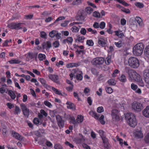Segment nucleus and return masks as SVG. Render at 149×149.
Listing matches in <instances>:
<instances>
[{
    "label": "nucleus",
    "mask_w": 149,
    "mask_h": 149,
    "mask_svg": "<svg viewBox=\"0 0 149 149\" xmlns=\"http://www.w3.org/2000/svg\"><path fill=\"white\" fill-rule=\"evenodd\" d=\"M125 119L129 125L132 127H134L137 125L135 115L132 113H127L125 115Z\"/></svg>",
    "instance_id": "obj_1"
},
{
    "label": "nucleus",
    "mask_w": 149,
    "mask_h": 149,
    "mask_svg": "<svg viewBox=\"0 0 149 149\" xmlns=\"http://www.w3.org/2000/svg\"><path fill=\"white\" fill-rule=\"evenodd\" d=\"M125 71L126 73L128 74V77L130 80H134L135 79L139 76V75L134 70L130 69V68L127 67L125 68Z\"/></svg>",
    "instance_id": "obj_2"
},
{
    "label": "nucleus",
    "mask_w": 149,
    "mask_h": 149,
    "mask_svg": "<svg viewBox=\"0 0 149 149\" xmlns=\"http://www.w3.org/2000/svg\"><path fill=\"white\" fill-rule=\"evenodd\" d=\"M144 45L141 43L137 44L133 49L134 54L137 56L141 55L143 52Z\"/></svg>",
    "instance_id": "obj_3"
},
{
    "label": "nucleus",
    "mask_w": 149,
    "mask_h": 149,
    "mask_svg": "<svg viewBox=\"0 0 149 149\" xmlns=\"http://www.w3.org/2000/svg\"><path fill=\"white\" fill-rule=\"evenodd\" d=\"M128 63L129 65L131 67L137 68L139 66V61L136 58L131 57L128 60Z\"/></svg>",
    "instance_id": "obj_4"
},
{
    "label": "nucleus",
    "mask_w": 149,
    "mask_h": 149,
    "mask_svg": "<svg viewBox=\"0 0 149 149\" xmlns=\"http://www.w3.org/2000/svg\"><path fill=\"white\" fill-rule=\"evenodd\" d=\"M143 108V105L139 102H134L132 104V109L135 111H140Z\"/></svg>",
    "instance_id": "obj_5"
},
{
    "label": "nucleus",
    "mask_w": 149,
    "mask_h": 149,
    "mask_svg": "<svg viewBox=\"0 0 149 149\" xmlns=\"http://www.w3.org/2000/svg\"><path fill=\"white\" fill-rule=\"evenodd\" d=\"M90 115L92 116L96 120H99L100 123L102 125H104L105 123V122L104 120V116L103 115H102L101 117L99 118V114H97L96 113L93 111H91L89 113Z\"/></svg>",
    "instance_id": "obj_6"
},
{
    "label": "nucleus",
    "mask_w": 149,
    "mask_h": 149,
    "mask_svg": "<svg viewBox=\"0 0 149 149\" xmlns=\"http://www.w3.org/2000/svg\"><path fill=\"white\" fill-rule=\"evenodd\" d=\"M104 61V59L103 57L96 58L93 59L91 63L93 65H102Z\"/></svg>",
    "instance_id": "obj_7"
},
{
    "label": "nucleus",
    "mask_w": 149,
    "mask_h": 149,
    "mask_svg": "<svg viewBox=\"0 0 149 149\" xmlns=\"http://www.w3.org/2000/svg\"><path fill=\"white\" fill-rule=\"evenodd\" d=\"M56 118L59 128L61 129L63 127L64 125V120H63L62 116L59 115H57L56 116Z\"/></svg>",
    "instance_id": "obj_8"
},
{
    "label": "nucleus",
    "mask_w": 149,
    "mask_h": 149,
    "mask_svg": "<svg viewBox=\"0 0 149 149\" xmlns=\"http://www.w3.org/2000/svg\"><path fill=\"white\" fill-rule=\"evenodd\" d=\"M119 111L116 109H113L111 111V116L113 119L117 121L120 120V118L119 115Z\"/></svg>",
    "instance_id": "obj_9"
},
{
    "label": "nucleus",
    "mask_w": 149,
    "mask_h": 149,
    "mask_svg": "<svg viewBox=\"0 0 149 149\" xmlns=\"http://www.w3.org/2000/svg\"><path fill=\"white\" fill-rule=\"evenodd\" d=\"M21 108L22 110L23 115L26 118H28L29 115L30 111L29 109L26 107V106L23 104L20 105Z\"/></svg>",
    "instance_id": "obj_10"
},
{
    "label": "nucleus",
    "mask_w": 149,
    "mask_h": 149,
    "mask_svg": "<svg viewBox=\"0 0 149 149\" xmlns=\"http://www.w3.org/2000/svg\"><path fill=\"white\" fill-rule=\"evenodd\" d=\"M48 77L50 79L55 83L58 84H60V82L58 81L59 77L58 75L50 74L49 75Z\"/></svg>",
    "instance_id": "obj_11"
},
{
    "label": "nucleus",
    "mask_w": 149,
    "mask_h": 149,
    "mask_svg": "<svg viewBox=\"0 0 149 149\" xmlns=\"http://www.w3.org/2000/svg\"><path fill=\"white\" fill-rule=\"evenodd\" d=\"M135 81L137 82V84L140 86L144 87L145 86V83L143 82L142 78L139 75V76L135 79Z\"/></svg>",
    "instance_id": "obj_12"
},
{
    "label": "nucleus",
    "mask_w": 149,
    "mask_h": 149,
    "mask_svg": "<svg viewBox=\"0 0 149 149\" xmlns=\"http://www.w3.org/2000/svg\"><path fill=\"white\" fill-rule=\"evenodd\" d=\"M37 56V53H32L29 52L28 53L26 59L28 60H29L33 58H36Z\"/></svg>",
    "instance_id": "obj_13"
},
{
    "label": "nucleus",
    "mask_w": 149,
    "mask_h": 149,
    "mask_svg": "<svg viewBox=\"0 0 149 149\" xmlns=\"http://www.w3.org/2000/svg\"><path fill=\"white\" fill-rule=\"evenodd\" d=\"M38 80L40 81L42 85L47 89H49L51 88V86L48 85L47 84L46 81L43 78H40Z\"/></svg>",
    "instance_id": "obj_14"
},
{
    "label": "nucleus",
    "mask_w": 149,
    "mask_h": 149,
    "mask_svg": "<svg viewBox=\"0 0 149 149\" xmlns=\"http://www.w3.org/2000/svg\"><path fill=\"white\" fill-rule=\"evenodd\" d=\"M143 115L145 117L149 118V106H148L142 111Z\"/></svg>",
    "instance_id": "obj_15"
},
{
    "label": "nucleus",
    "mask_w": 149,
    "mask_h": 149,
    "mask_svg": "<svg viewBox=\"0 0 149 149\" xmlns=\"http://www.w3.org/2000/svg\"><path fill=\"white\" fill-rule=\"evenodd\" d=\"M7 26L12 29H18L19 28V23H12L8 24Z\"/></svg>",
    "instance_id": "obj_16"
},
{
    "label": "nucleus",
    "mask_w": 149,
    "mask_h": 149,
    "mask_svg": "<svg viewBox=\"0 0 149 149\" xmlns=\"http://www.w3.org/2000/svg\"><path fill=\"white\" fill-rule=\"evenodd\" d=\"M86 17L85 13L84 12H81L77 15V20H84Z\"/></svg>",
    "instance_id": "obj_17"
},
{
    "label": "nucleus",
    "mask_w": 149,
    "mask_h": 149,
    "mask_svg": "<svg viewBox=\"0 0 149 149\" xmlns=\"http://www.w3.org/2000/svg\"><path fill=\"white\" fill-rule=\"evenodd\" d=\"M66 104L67 105V108L68 109H70L74 110L76 109L75 105L73 103L70 102L68 101L67 102Z\"/></svg>",
    "instance_id": "obj_18"
},
{
    "label": "nucleus",
    "mask_w": 149,
    "mask_h": 149,
    "mask_svg": "<svg viewBox=\"0 0 149 149\" xmlns=\"http://www.w3.org/2000/svg\"><path fill=\"white\" fill-rule=\"evenodd\" d=\"M135 135L136 137L138 139L142 138L143 137L142 131L141 130L139 131H136L135 132Z\"/></svg>",
    "instance_id": "obj_19"
},
{
    "label": "nucleus",
    "mask_w": 149,
    "mask_h": 149,
    "mask_svg": "<svg viewBox=\"0 0 149 149\" xmlns=\"http://www.w3.org/2000/svg\"><path fill=\"white\" fill-rule=\"evenodd\" d=\"M101 138L102 141L103 143L106 146V147L107 148L109 147V143L108 139L105 136L102 137Z\"/></svg>",
    "instance_id": "obj_20"
},
{
    "label": "nucleus",
    "mask_w": 149,
    "mask_h": 149,
    "mask_svg": "<svg viewBox=\"0 0 149 149\" xmlns=\"http://www.w3.org/2000/svg\"><path fill=\"white\" fill-rule=\"evenodd\" d=\"M82 72L79 71V73H77L76 75V78L77 80H81L83 78Z\"/></svg>",
    "instance_id": "obj_21"
},
{
    "label": "nucleus",
    "mask_w": 149,
    "mask_h": 149,
    "mask_svg": "<svg viewBox=\"0 0 149 149\" xmlns=\"http://www.w3.org/2000/svg\"><path fill=\"white\" fill-rule=\"evenodd\" d=\"M25 24L19 23V29H23L22 31L24 32H25L26 31L27 29L25 27Z\"/></svg>",
    "instance_id": "obj_22"
},
{
    "label": "nucleus",
    "mask_w": 149,
    "mask_h": 149,
    "mask_svg": "<svg viewBox=\"0 0 149 149\" xmlns=\"http://www.w3.org/2000/svg\"><path fill=\"white\" fill-rule=\"evenodd\" d=\"M83 118L84 117L82 115H78L76 119L77 124V123H80L82 122L83 120Z\"/></svg>",
    "instance_id": "obj_23"
},
{
    "label": "nucleus",
    "mask_w": 149,
    "mask_h": 149,
    "mask_svg": "<svg viewBox=\"0 0 149 149\" xmlns=\"http://www.w3.org/2000/svg\"><path fill=\"white\" fill-rule=\"evenodd\" d=\"M119 80L121 82H125L127 80L126 77L124 74H122L119 78Z\"/></svg>",
    "instance_id": "obj_24"
},
{
    "label": "nucleus",
    "mask_w": 149,
    "mask_h": 149,
    "mask_svg": "<svg viewBox=\"0 0 149 149\" xmlns=\"http://www.w3.org/2000/svg\"><path fill=\"white\" fill-rule=\"evenodd\" d=\"M68 119L71 120V122L74 125L77 124L76 121L75 120V118L73 117H71L70 115L68 116Z\"/></svg>",
    "instance_id": "obj_25"
},
{
    "label": "nucleus",
    "mask_w": 149,
    "mask_h": 149,
    "mask_svg": "<svg viewBox=\"0 0 149 149\" xmlns=\"http://www.w3.org/2000/svg\"><path fill=\"white\" fill-rule=\"evenodd\" d=\"M51 88H52V90L56 94L61 95H62L61 91H58L57 89L52 86Z\"/></svg>",
    "instance_id": "obj_26"
},
{
    "label": "nucleus",
    "mask_w": 149,
    "mask_h": 149,
    "mask_svg": "<svg viewBox=\"0 0 149 149\" xmlns=\"http://www.w3.org/2000/svg\"><path fill=\"white\" fill-rule=\"evenodd\" d=\"M144 140L146 143L149 144V132L145 136Z\"/></svg>",
    "instance_id": "obj_27"
},
{
    "label": "nucleus",
    "mask_w": 149,
    "mask_h": 149,
    "mask_svg": "<svg viewBox=\"0 0 149 149\" xmlns=\"http://www.w3.org/2000/svg\"><path fill=\"white\" fill-rule=\"evenodd\" d=\"M144 53L147 57H149V45L147 46L145 49Z\"/></svg>",
    "instance_id": "obj_28"
},
{
    "label": "nucleus",
    "mask_w": 149,
    "mask_h": 149,
    "mask_svg": "<svg viewBox=\"0 0 149 149\" xmlns=\"http://www.w3.org/2000/svg\"><path fill=\"white\" fill-rule=\"evenodd\" d=\"M38 58L40 61H42L43 59L45 58L46 56L44 54L40 53L38 55Z\"/></svg>",
    "instance_id": "obj_29"
},
{
    "label": "nucleus",
    "mask_w": 149,
    "mask_h": 149,
    "mask_svg": "<svg viewBox=\"0 0 149 149\" xmlns=\"http://www.w3.org/2000/svg\"><path fill=\"white\" fill-rule=\"evenodd\" d=\"M84 39L85 38L83 36L79 37L77 39H75V41L76 42L78 41V42H83Z\"/></svg>",
    "instance_id": "obj_30"
},
{
    "label": "nucleus",
    "mask_w": 149,
    "mask_h": 149,
    "mask_svg": "<svg viewBox=\"0 0 149 149\" xmlns=\"http://www.w3.org/2000/svg\"><path fill=\"white\" fill-rule=\"evenodd\" d=\"M54 148L55 149H63L62 146L59 143L55 144Z\"/></svg>",
    "instance_id": "obj_31"
},
{
    "label": "nucleus",
    "mask_w": 149,
    "mask_h": 149,
    "mask_svg": "<svg viewBox=\"0 0 149 149\" xmlns=\"http://www.w3.org/2000/svg\"><path fill=\"white\" fill-rule=\"evenodd\" d=\"M98 42L99 44L102 47H105L107 43L106 42L100 40H98Z\"/></svg>",
    "instance_id": "obj_32"
},
{
    "label": "nucleus",
    "mask_w": 149,
    "mask_h": 149,
    "mask_svg": "<svg viewBox=\"0 0 149 149\" xmlns=\"http://www.w3.org/2000/svg\"><path fill=\"white\" fill-rule=\"evenodd\" d=\"M135 19L136 22L138 23L139 25H142V19L140 17H136Z\"/></svg>",
    "instance_id": "obj_33"
},
{
    "label": "nucleus",
    "mask_w": 149,
    "mask_h": 149,
    "mask_svg": "<svg viewBox=\"0 0 149 149\" xmlns=\"http://www.w3.org/2000/svg\"><path fill=\"white\" fill-rule=\"evenodd\" d=\"M12 136L13 137L17 139H19V137L18 136H19V134L18 133L14 131H12Z\"/></svg>",
    "instance_id": "obj_34"
},
{
    "label": "nucleus",
    "mask_w": 149,
    "mask_h": 149,
    "mask_svg": "<svg viewBox=\"0 0 149 149\" xmlns=\"http://www.w3.org/2000/svg\"><path fill=\"white\" fill-rule=\"evenodd\" d=\"M111 61V56H109L106 58L105 63L107 65H109Z\"/></svg>",
    "instance_id": "obj_35"
},
{
    "label": "nucleus",
    "mask_w": 149,
    "mask_h": 149,
    "mask_svg": "<svg viewBox=\"0 0 149 149\" xmlns=\"http://www.w3.org/2000/svg\"><path fill=\"white\" fill-rule=\"evenodd\" d=\"M115 35L119 38H122L124 36V34L123 33H119L118 31H115Z\"/></svg>",
    "instance_id": "obj_36"
},
{
    "label": "nucleus",
    "mask_w": 149,
    "mask_h": 149,
    "mask_svg": "<svg viewBox=\"0 0 149 149\" xmlns=\"http://www.w3.org/2000/svg\"><path fill=\"white\" fill-rule=\"evenodd\" d=\"M85 10L88 13L90 14L93 12V10L92 8L90 7H87L86 8Z\"/></svg>",
    "instance_id": "obj_37"
},
{
    "label": "nucleus",
    "mask_w": 149,
    "mask_h": 149,
    "mask_svg": "<svg viewBox=\"0 0 149 149\" xmlns=\"http://www.w3.org/2000/svg\"><path fill=\"white\" fill-rule=\"evenodd\" d=\"M86 44L89 46H92L93 45L94 43L92 40H88L86 41Z\"/></svg>",
    "instance_id": "obj_38"
},
{
    "label": "nucleus",
    "mask_w": 149,
    "mask_h": 149,
    "mask_svg": "<svg viewBox=\"0 0 149 149\" xmlns=\"http://www.w3.org/2000/svg\"><path fill=\"white\" fill-rule=\"evenodd\" d=\"M8 94L12 99H14L15 98V95L12 91L10 90L8 91Z\"/></svg>",
    "instance_id": "obj_39"
},
{
    "label": "nucleus",
    "mask_w": 149,
    "mask_h": 149,
    "mask_svg": "<svg viewBox=\"0 0 149 149\" xmlns=\"http://www.w3.org/2000/svg\"><path fill=\"white\" fill-rule=\"evenodd\" d=\"M114 44L118 48L121 47L123 45L122 42L121 41H119L118 42H114Z\"/></svg>",
    "instance_id": "obj_40"
},
{
    "label": "nucleus",
    "mask_w": 149,
    "mask_h": 149,
    "mask_svg": "<svg viewBox=\"0 0 149 149\" xmlns=\"http://www.w3.org/2000/svg\"><path fill=\"white\" fill-rule=\"evenodd\" d=\"M135 5L136 6L140 8H142L144 7L143 4L140 2H136L135 3Z\"/></svg>",
    "instance_id": "obj_41"
},
{
    "label": "nucleus",
    "mask_w": 149,
    "mask_h": 149,
    "mask_svg": "<svg viewBox=\"0 0 149 149\" xmlns=\"http://www.w3.org/2000/svg\"><path fill=\"white\" fill-rule=\"evenodd\" d=\"M10 64H18L19 63L18 60L12 59L8 61Z\"/></svg>",
    "instance_id": "obj_42"
},
{
    "label": "nucleus",
    "mask_w": 149,
    "mask_h": 149,
    "mask_svg": "<svg viewBox=\"0 0 149 149\" xmlns=\"http://www.w3.org/2000/svg\"><path fill=\"white\" fill-rule=\"evenodd\" d=\"M131 87L132 89L134 91H135L137 89L138 86L134 83H132L131 84Z\"/></svg>",
    "instance_id": "obj_43"
},
{
    "label": "nucleus",
    "mask_w": 149,
    "mask_h": 149,
    "mask_svg": "<svg viewBox=\"0 0 149 149\" xmlns=\"http://www.w3.org/2000/svg\"><path fill=\"white\" fill-rule=\"evenodd\" d=\"M108 83L110 85H114L116 84V82L114 80L110 79L108 81Z\"/></svg>",
    "instance_id": "obj_44"
},
{
    "label": "nucleus",
    "mask_w": 149,
    "mask_h": 149,
    "mask_svg": "<svg viewBox=\"0 0 149 149\" xmlns=\"http://www.w3.org/2000/svg\"><path fill=\"white\" fill-rule=\"evenodd\" d=\"M44 104L45 105L49 108H51L52 105L50 102L47 101H45L44 102Z\"/></svg>",
    "instance_id": "obj_45"
},
{
    "label": "nucleus",
    "mask_w": 149,
    "mask_h": 149,
    "mask_svg": "<svg viewBox=\"0 0 149 149\" xmlns=\"http://www.w3.org/2000/svg\"><path fill=\"white\" fill-rule=\"evenodd\" d=\"M53 45L55 48H57L59 46L60 44L58 41H56L53 43Z\"/></svg>",
    "instance_id": "obj_46"
},
{
    "label": "nucleus",
    "mask_w": 149,
    "mask_h": 149,
    "mask_svg": "<svg viewBox=\"0 0 149 149\" xmlns=\"http://www.w3.org/2000/svg\"><path fill=\"white\" fill-rule=\"evenodd\" d=\"M91 71V72L93 74L96 76H97L98 75V72L94 68H92Z\"/></svg>",
    "instance_id": "obj_47"
},
{
    "label": "nucleus",
    "mask_w": 149,
    "mask_h": 149,
    "mask_svg": "<svg viewBox=\"0 0 149 149\" xmlns=\"http://www.w3.org/2000/svg\"><path fill=\"white\" fill-rule=\"evenodd\" d=\"M93 16L96 17H100V13L96 11L93 12Z\"/></svg>",
    "instance_id": "obj_48"
},
{
    "label": "nucleus",
    "mask_w": 149,
    "mask_h": 149,
    "mask_svg": "<svg viewBox=\"0 0 149 149\" xmlns=\"http://www.w3.org/2000/svg\"><path fill=\"white\" fill-rule=\"evenodd\" d=\"M40 122L39 118H35L33 120V123L36 125L38 124Z\"/></svg>",
    "instance_id": "obj_49"
},
{
    "label": "nucleus",
    "mask_w": 149,
    "mask_h": 149,
    "mask_svg": "<svg viewBox=\"0 0 149 149\" xmlns=\"http://www.w3.org/2000/svg\"><path fill=\"white\" fill-rule=\"evenodd\" d=\"M121 10L127 14H129L130 13V11L129 9H126L124 7L121 9Z\"/></svg>",
    "instance_id": "obj_50"
},
{
    "label": "nucleus",
    "mask_w": 149,
    "mask_h": 149,
    "mask_svg": "<svg viewBox=\"0 0 149 149\" xmlns=\"http://www.w3.org/2000/svg\"><path fill=\"white\" fill-rule=\"evenodd\" d=\"M56 31H52L49 34V36L52 38H54L56 35Z\"/></svg>",
    "instance_id": "obj_51"
},
{
    "label": "nucleus",
    "mask_w": 149,
    "mask_h": 149,
    "mask_svg": "<svg viewBox=\"0 0 149 149\" xmlns=\"http://www.w3.org/2000/svg\"><path fill=\"white\" fill-rule=\"evenodd\" d=\"M106 92L109 94H111L113 92L112 89L110 87H107L106 88Z\"/></svg>",
    "instance_id": "obj_52"
},
{
    "label": "nucleus",
    "mask_w": 149,
    "mask_h": 149,
    "mask_svg": "<svg viewBox=\"0 0 149 149\" xmlns=\"http://www.w3.org/2000/svg\"><path fill=\"white\" fill-rule=\"evenodd\" d=\"M83 139L82 138H78L76 139V142L77 143L80 144L83 141Z\"/></svg>",
    "instance_id": "obj_53"
},
{
    "label": "nucleus",
    "mask_w": 149,
    "mask_h": 149,
    "mask_svg": "<svg viewBox=\"0 0 149 149\" xmlns=\"http://www.w3.org/2000/svg\"><path fill=\"white\" fill-rule=\"evenodd\" d=\"M99 25L100 28L101 29H104L105 27V23L104 22H100Z\"/></svg>",
    "instance_id": "obj_54"
},
{
    "label": "nucleus",
    "mask_w": 149,
    "mask_h": 149,
    "mask_svg": "<svg viewBox=\"0 0 149 149\" xmlns=\"http://www.w3.org/2000/svg\"><path fill=\"white\" fill-rule=\"evenodd\" d=\"M40 36L41 38H46L47 34L45 32L42 31L40 32Z\"/></svg>",
    "instance_id": "obj_55"
},
{
    "label": "nucleus",
    "mask_w": 149,
    "mask_h": 149,
    "mask_svg": "<svg viewBox=\"0 0 149 149\" xmlns=\"http://www.w3.org/2000/svg\"><path fill=\"white\" fill-rule=\"evenodd\" d=\"M65 19V18L64 16H61L58 17L56 19V21L53 24H52V25H54L56 22L58 21L64 19Z\"/></svg>",
    "instance_id": "obj_56"
},
{
    "label": "nucleus",
    "mask_w": 149,
    "mask_h": 149,
    "mask_svg": "<svg viewBox=\"0 0 149 149\" xmlns=\"http://www.w3.org/2000/svg\"><path fill=\"white\" fill-rule=\"evenodd\" d=\"M104 111L103 108L102 107H100L97 109V111L99 113H101Z\"/></svg>",
    "instance_id": "obj_57"
},
{
    "label": "nucleus",
    "mask_w": 149,
    "mask_h": 149,
    "mask_svg": "<svg viewBox=\"0 0 149 149\" xmlns=\"http://www.w3.org/2000/svg\"><path fill=\"white\" fill-rule=\"evenodd\" d=\"M81 0H74L72 3V4L73 5H77L80 2Z\"/></svg>",
    "instance_id": "obj_58"
},
{
    "label": "nucleus",
    "mask_w": 149,
    "mask_h": 149,
    "mask_svg": "<svg viewBox=\"0 0 149 149\" xmlns=\"http://www.w3.org/2000/svg\"><path fill=\"white\" fill-rule=\"evenodd\" d=\"M71 30L72 32H76L79 31V29L76 26H74L72 28Z\"/></svg>",
    "instance_id": "obj_59"
},
{
    "label": "nucleus",
    "mask_w": 149,
    "mask_h": 149,
    "mask_svg": "<svg viewBox=\"0 0 149 149\" xmlns=\"http://www.w3.org/2000/svg\"><path fill=\"white\" fill-rule=\"evenodd\" d=\"M33 16V15L29 14L24 16L25 18L26 19H31Z\"/></svg>",
    "instance_id": "obj_60"
},
{
    "label": "nucleus",
    "mask_w": 149,
    "mask_h": 149,
    "mask_svg": "<svg viewBox=\"0 0 149 149\" xmlns=\"http://www.w3.org/2000/svg\"><path fill=\"white\" fill-rule=\"evenodd\" d=\"M65 145L67 146H69L70 147L73 148L74 147V146L71 143H70L69 142L66 141L65 142Z\"/></svg>",
    "instance_id": "obj_61"
},
{
    "label": "nucleus",
    "mask_w": 149,
    "mask_h": 149,
    "mask_svg": "<svg viewBox=\"0 0 149 149\" xmlns=\"http://www.w3.org/2000/svg\"><path fill=\"white\" fill-rule=\"evenodd\" d=\"M104 132L102 130H100L99 131V133L101 138H102V137H104L105 136L104 135Z\"/></svg>",
    "instance_id": "obj_62"
},
{
    "label": "nucleus",
    "mask_w": 149,
    "mask_h": 149,
    "mask_svg": "<svg viewBox=\"0 0 149 149\" xmlns=\"http://www.w3.org/2000/svg\"><path fill=\"white\" fill-rule=\"evenodd\" d=\"M31 93L32 95L34 97H36V96L34 91L32 88L30 89Z\"/></svg>",
    "instance_id": "obj_63"
},
{
    "label": "nucleus",
    "mask_w": 149,
    "mask_h": 149,
    "mask_svg": "<svg viewBox=\"0 0 149 149\" xmlns=\"http://www.w3.org/2000/svg\"><path fill=\"white\" fill-rule=\"evenodd\" d=\"M40 113L43 116H44L45 117H47V113L43 109H41L40 110Z\"/></svg>",
    "instance_id": "obj_64"
}]
</instances>
